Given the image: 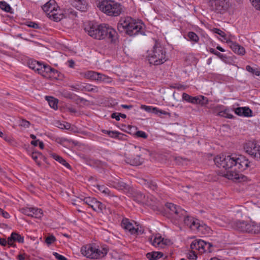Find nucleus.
Instances as JSON below:
<instances>
[{"label":"nucleus","mask_w":260,"mask_h":260,"mask_svg":"<svg viewBox=\"0 0 260 260\" xmlns=\"http://www.w3.org/2000/svg\"><path fill=\"white\" fill-rule=\"evenodd\" d=\"M58 6L55 0H50L42 6V9L46 13L49 12L51 14L54 11H57Z\"/></svg>","instance_id":"obj_20"},{"label":"nucleus","mask_w":260,"mask_h":260,"mask_svg":"<svg viewBox=\"0 0 260 260\" xmlns=\"http://www.w3.org/2000/svg\"><path fill=\"white\" fill-rule=\"evenodd\" d=\"M46 100L48 101V104L49 105L50 107L53 108L54 109H57V99L52 96H46Z\"/></svg>","instance_id":"obj_32"},{"label":"nucleus","mask_w":260,"mask_h":260,"mask_svg":"<svg viewBox=\"0 0 260 260\" xmlns=\"http://www.w3.org/2000/svg\"><path fill=\"white\" fill-rule=\"evenodd\" d=\"M152 113L156 114H162L164 115H169V112H168L166 111L158 110L157 108H155V107L153 108L152 109Z\"/></svg>","instance_id":"obj_51"},{"label":"nucleus","mask_w":260,"mask_h":260,"mask_svg":"<svg viewBox=\"0 0 260 260\" xmlns=\"http://www.w3.org/2000/svg\"><path fill=\"white\" fill-rule=\"evenodd\" d=\"M212 246L211 243L206 242L204 240L201 239H196L193 240L190 244V248L192 250L196 249L200 251L201 253H203L206 251L210 252L211 247ZM193 254L195 257H197L196 252L192 251Z\"/></svg>","instance_id":"obj_10"},{"label":"nucleus","mask_w":260,"mask_h":260,"mask_svg":"<svg viewBox=\"0 0 260 260\" xmlns=\"http://www.w3.org/2000/svg\"><path fill=\"white\" fill-rule=\"evenodd\" d=\"M187 36L190 41L194 43H198L199 41V37L193 31H190L188 33Z\"/></svg>","instance_id":"obj_39"},{"label":"nucleus","mask_w":260,"mask_h":260,"mask_svg":"<svg viewBox=\"0 0 260 260\" xmlns=\"http://www.w3.org/2000/svg\"><path fill=\"white\" fill-rule=\"evenodd\" d=\"M76 7L77 9L81 11H85L87 9V5L83 4L81 0L76 1Z\"/></svg>","instance_id":"obj_40"},{"label":"nucleus","mask_w":260,"mask_h":260,"mask_svg":"<svg viewBox=\"0 0 260 260\" xmlns=\"http://www.w3.org/2000/svg\"><path fill=\"white\" fill-rule=\"evenodd\" d=\"M38 74L44 77L49 78L51 76H55L58 74V71L47 64H42L41 71H40Z\"/></svg>","instance_id":"obj_17"},{"label":"nucleus","mask_w":260,"mask_h":260,"mask_svg":"<svg viewBox=\"0 0 260 260\" xmlns=\"http://www.w3.org/2000/svg\"><path fill=\"white\" fill-rule=\"evenodd\" d=\"M53 255L58 260H68V259L64 256L60 255L57 252H54Z\"/></svg>","instance_id":"obj_56"},{"label":"nucleus","mask_w":260,"mask_h":260,"mask_svg":"<svg viewBox=\"0 0 260 260\" xmlns=\"http://www.w3.org/2000/svg\"><path fill=\"white\" fill-rule=\"evenodd\" d=\"M197 104L202 106H206L208 103V100L206 97L203 95H199L197 96Z\"/></svg>","instance_id":"obj_35"},{"label":"nucleus","mask_w":260,"mask_h":260,"mask_svg":"<svg viewBox=\"0 0 260 260\" xmlns=\"http://www.w3.org/2000/svg\"><path fill=\"white\" fill-rule=\"evenodd\" d=\"M83 91H89V92H98V88L96 86H92L89 84L87 83H83Z\"/></svg>","instance_id":"obj_30"},{"label":"nucleus","mask_w":260,"mask_h":260,"mask_svg":"<svg viewBox=\"0 0 260 260\" xmlns=\"http://www.w3.org/2000/svg\"><path fill=\"white\" fill-rule=\"evenodd\" d=\"M226 43L228 44L231 49L236 54L239 55L245 54V48L236 42L233 41L231 39L226 40Z\"/></svg>","instance_id":"obj_18"},{"label":"nucleus","mask_w":260,"mask_h":260,"mask_svg":"<svg viewBox=\"0 0 260 260\" xmlns=\"http://www.w3.org/2000/svg\"><path fill=\"white\" fill-rule=\"evenodd\" d=\"M33 208H26L21 209L22 212L28 216H31Z\"/></svg>","instance_id":"obj_54"},{"label":"nucleus","mask_w":260,"mask_h":260,"mask_svg":"<svg viewBox=\"0 0 260 260\" xmlns=\"http://www.w3.org/2000/svg\"><path fill=\"white\" fill-rule=\"evenodd\" d=\"M230 110L228 109H223L220 111V112H218L217 113L218 116H222L223 117H225L227 118L231 119L233 117V116L232 114H230Z\"/></svg>","instance_id":"obj_33"},{"label":"nucleus","mask_w":260,"mask_h":260,"mask_svg":"<svg viewBox=\"0 0 260 260\" xmlns=\"http://www.w3.org/2000/svg\"><path fill=\"white\" fill-rule=\"evenodd\" d=\"M0 244L4 246L8 245L10 247V243H9V238H8L7 240L4 238H0Z\"/></svg>","instance_id":"obj_55"},{"label":"nucleus","mask_w":260,"mask_h":260,"mask_svg":"<svg viewBox=\"0 0 260 260\" xmlns=\"http://www.w3.org/2000/svg\"><path fill=\"white\" fill-rule=\"evenodd\" d=\"M167 240H165L160 236L152 237L150 238V241L151 244L155 247H163L167 245Z\"/></svg>","instance_id":"obj_22"},{"label":"nucleus","mask_w":260,"mask_h":260,"mask_svg":"<svg viewBox=\"0 0 260 260\" xmlns=\"http://www.w3.org/2000/svg\"><path fill=\"white\" fill-rule=\"evenodd\" d=\"M134 199L139 203H144L146 201L145 196L141 192H137L135 196H134Z\"/></svg>","instance_id":"obj_31"},{"label":"nucleus","mask_w":260,"mask_h":260,"mask_svg":"<svg viewBox=\"0 0 260 260\" xmlns=\"http://www.w3.org/2000/svg\"><path fill=\"white\" fill-rule=\"evenodd\" d=\"M94 71H88L84 74V77L87 79H91L93 74Z\"/></svg>","instance_id":"obj_57"},{"label":"nucleus","mask_w":260,"mask_h":260,"mask_svg":"<svg viewBox=\"0 0 260 260\" xmlns=\"http://www.w3.org/2000/svg\"><path fill=\"white\" fill-rule=\"evenodd\" d=\"M236 162L234 170L229 171L226 172L225 176L229 179L239 180L242 175L239 172L245 170L249 167L248 159L243 155H237Z\"/></svg>","instance_id":"obj_3"},{"label":"nucleus","mask_w":260,"mask_h":260,"mask_svg":"<svg viewBox=\"0 0 260 260\" xmlns=\"http://www.w3.org/2000/svg\"><path fill=\"white\" fill-rule=\"evenodd\" d=\"M208 6L211 10L220 14L226 12L229 7L225 0H208Z\"/></svg>","instance_id":"obj_9"},{"label":"nucleus","mask_w":260,"mask_h":260,"mask_svg":"<svg viewBox=\"0 0 260 260\" xmlns=\"http://www.w3.org/2000/svg\"><path fill=\"white\" fill-rule=\"evenodd\" d=\"M101 32H102L101 40L105 39L112 43L115 42L117 39V32L108 24L103 23V27Z\"/></svg>","instance_id":"obj_12"},{"label":"nucleus","mask_w":260,"mask_h":260,"mask_svg":"<svg viewBox=\"0 0 260 260\" xmlns=\"http://www.w3.org/2000/svg\"><path fill=\"white\" fill-rule=\"evenodd\" d=\"M103 24H96L90 22L85 27V30L89 36L93 39L101 40V31Z\"/></svg>","instance_id":"obj_11"},{"label":"nucleus","mask_w":260,"mask_h":260,"mask_svg":"<svg viewBox=\"0 0 260 260\" xmlns=\"http://www.w3.org/2000/svg\"><path fill=\"white\" fill-rule=\"evenodd\" d=\"M111 118H115L117 121L120 120L119 113H114L111 114Z\"/></svg>","instance_id":"obj_60"},{"label":"nucleus","mask_w":260,"mask_h":260,"mask_svg":"<svg viewBox=\"0 0 260 260\" xmlns=\"http://www.w3.org/2000/svg\"><path fill=\"white\" fill-rule=\"evenodd\" d=\"M51 156L53 158L65 166L67 168L71 169V167L70 164L68 163L62 157L55 153H52Z\"/></svg>","instance_id":"obj_26"},{"label":"nucleus","mask_w":260,"mask_h":260,"mask_svg":"<svg viewBox=\"0 0 260 260\" xmlns=\"http://www.w3.org/2000/svg\"><path fill=\"white\" fill-rule=\"evenodd\" d=\"M182 219H183L184 224L186 226H188L191 230L196 231L197 230L196 226L199 221L198 219H194L192 217L187 216L186 213V216H181V217L178 218L177 220H180Z\"/></svg>","instance_id":"obj_16"},{"label":"nucleus","mask_w":260,"mask_h":260,"mask_svg":"<svg viewBox=\"0 0 260 260\" xmlns=\"http://www.w3.org/2000/svg\"><path fill=\"white\" fill-rule=\"evenodd\" d=\"M242 107H238L235 109V113L240 116H242Z\"/></svg>","instance_id":"obj_58"},{"label":"nucleus","mask_w":260,"mask_h":260,"mask_svg":"<svg viewBox=\"0 0 260 260\" xmlns=\"http://www.w3.org/2000/svg\"><path fill=\"white\" fill-rule=\"evenodd\" d=\"M165 210L166 212L177 220L181 216H186V211L184 210L171 203H167L165 204Z\"/></svg>","instance_id":"obj_13"},{"label":"nucleus","mask_w":260,"mask_h":260,"mask_svg":"<svg viewBox=\"0 0 260 260\" xmlns=\"http://www.w3.org/2000/svg\"><path fill=\"white\" fill-rule=\"evenodd\" d=\"M144 24L141 21H137L131 17L121 18L117 24V28L120 31L125 30L129 36L139 34L145 35Z\"/></svg>","instance_id":"obj_1"},{"label":"nucleus","mask_w":260,"mask_h":260,"mask_svg":"<svg viewBox=\"0 0 260 260\" xmlns=\"http://www.w3.org/2000/svg\"><path fill=\"white\" fill-rule=\"evenodd\" d=\"M224 108L223 105H218L214 106L212 109L213 110V112L217 115V113L218 112H220L221 110H222Z\"/></svg>","instance_id":"obj_52"},{"label":"nucleus","mask_w":260,"mask_h":260,"mask_svg":"<svg viewBox=\"0 0 260 260\" xmlns=\"http://www.w3.org/2000/svg\"><path fill=\"white\" fill-rule=\"evenodd\" d=\"M196 227V231L204 234L209 233L211 230L208 226L205 223H201L200 221H199Z\"/></svg>","instance_id":"obj_24"},{"label":"nucleus","mask_w":260,"mask_h":260,"mask_svg":"<svg viewBox=\"0 0 260 260\" xmlns=\"http://www.w3.org/2000/svg\"><path fill=\"white\" fill-rule=\"evenodd\" d=\"M113 134H110L109 137L112 138L117 139L118 140H124L126 136L123 134L120 133L117 131H113Z\"/></svg>","instance_id":"obj_37"},{"label":"nucleus","mask_w":260,"mask_h":260,"mask_svg":"<svg viewBox=\"0 0 260 260\" xmlns=\"http://www.w3.org/2000/svg\"><path fill=\"white\" fill-rule=\"evenodd\" d=\"M56 124L57 127L62 129H69L71 127L70 124L68 122L61 123L60 121H57Z\"/></svg>","instance_id":"obj_43"},{"label":"nucleus","mask_w":260,"mask_h":260,"mask_svg":"<svg viewBox=\"0 0 260 260\" xmlns=\"http://www.w3.org/2000/svg\"><path fill=\"white\" fill-rule=\"evenodd\" d=\"M84 202L90 207L94 211L100 212L105 208V206L95 198L86 197L83 200Z\"/></svg>","instance_id":"obj_15"},{"label":"nucleus","mask_w":260,"mask_h":260,"mask_svg":"<svg viewBox=\"0 0 260 260\" xmlns=\"http://www.w3.org/2000/svg\"><path fill=\"white\" fill-rule=\"evenodd\" d=\"M30 124V123L28 121L24 119L20 120L19 122V126L21 127H23L24 128L29 127Z\"/></svg>","instance_id":"obj_46"},{"label":"nucleus","mask_w":260,"mask_h":260,"mask_svg":"<svg viewBox=\"0 0 260 260\" xmlns=\"http://www.w3.org/2000/svg\"><path fill=\"white\" fill-rule=\"evenodd\" d=\"M236 158L237 155L232 154L228 155H221L217 156L215 157L214 160L217 167L224 168L229 171L230 169L233 168H235Z\"/></svg>","instance_id":"obj_7"},{"label":"nucleus","mask_w":260,"mask_h":260,"mask_svg":"<svg viewBox=\"0 0 260 260\" xmlns=\"http://www.w3.org/2000/svg\"><path fill=\"white\" fill-rule=\"evenodd\" d=\"M182 99L184 101H185L187 102L193 104H197V96H192L189 95V94L184 92L182 94Z\"/></svg>","instance_id":"obj_29"},{"label":"nucleus","mask_w":260,"mask_h":260,"mask_svg":"<svg viewBox=\"0 0 260 260\" xmlns=\"http://www.w3.org/2000/svg\"><path fill=\"white\" fill-rule=\"evenodd\" d=\"M121 226L125 230L128 231L131 234H138V228L134 227L133 224L127 218H124L121 221Z\"/></svg>","instance_id":"obj_19"},{"label":"nucleus","mask_w":260,"mask_h":260,"mask_svg":"<svg viewBox=\"0 0 260 260\" xmlns=\"http://www.w3.org/2000/svg\"><path fill=\"white\" fill-rule=\"evenodd\" d=\"M242 116L244 117H251L252 116V111L251 110L247 107H242Z\"/></svg>","instance_id":"obj_44"},{"label":"nucleus","mask_w":260,"mask_h":260,"mask_svg":"<svg viewBox=\"0 0 260 260\" xmlns=\"http://www.w3.org/2000/svg\"><path fill=\"white\" fill-rule=\"evenodd\" d=\"M68 14L69 15V16H76V12L74 11L73 10H68Z\"/></svg>","instance_id":"obj_62"},{"label":"nucleus","mask_w":260,"mask_h":260,"mask_svg":"<svg viewBox=\"0 0 260 260\" xmlns=\"http://www.w3.org/2000/svg\"><path fill=\"white\" fill-rule=\"evenodd\" d=\"M68 66L70 68H74L75 66V62L73 60L71 59L68 61Z\"/></svg>","instance_id":"obj_64"},{"label":"nucleus","mask_w":260,"mask_h":260,"mask_svg":"<svg viewBox=\"0 0 260 260\" xmlns=\"http://www.w3.org/2000/svg\"><path fill=\"white\" fill-rule=\"evenodd\" d=\"M244 149L247 153L257 160L260 159V146L254 142H248L244 145Z\"/></svg>","instance_id":"obj_14"},{"label":"nucleus","mask_w":260,"mask_h":260,"mask_svg":"<svg viewBox=\"0 0 260 260\" xmlns=\"http://www.w3.org/2000/svg\"><path fill=\"white\" fill-rule=\"evenodd\" d=\"M98 81L100 82H103L105 83H109L112 82V79L109 77L106 76L104 74L99 73Z\"/></svg>","instance_id":"obj_36"},{"label":"nucleus","mask_w":260,"mask_h":260,"mask_svg":"<svg viewBox=\"0 0 260 260\" xmlns=\"http://www.w3.org/2000/svg\"><path fill=\"white\" fill-rule=\"evenodd\" d=\"M15 242L23 243L24 242V237L17 233L13 232L9 237V243H10V246L12 247H15Z\"/></svg>","instance_id":"obj_21"},{"label":"nucleus","mask_w":260,"mask_h":260,"mask_svg":"<svg viewBox=\"0 0 260 260\" xmlns=\"http://www.w3.org/2000/svg\"><path fill=\"white\" fill-rule=\"evenodd\" d=\"M107 252L106 248L100 249L91 244L83 246L81 249V252L84 256L92 259L102 258L107 254Z\"/></svg>","instance_id":"obj_6"},{"label":"nucleus","mask_w":260,"mask_h":260,"mask_svg":"<svg viewBox=\"0 0 260 260\" xmlns=\"http://www.w3.org/2000/svg\"><path fill=\"white\" fill-rule=\"evenodd\" d=\"M146 184L147 185L148 187L150 188L151 189L153 190H155L157 189V186L155 182L153 181H147Z\"/></svg>","instance_id":"obj_49"},{"label":"nucleus","mask_w":260,"mask_h":260,"mask_svg":"<svg viewBox=\"0 0 260 260\" xmlns=\"http://www.w3.org/2000/svg\"><path fill=\"white\" fill-rule=\"evenodd\" d=\"M43 215V212L41 209L33 208L31 217L40 218Z\"/></svg>","instance_id":"obj_34"},{"label":"nucleus","mask_w":260,"mask_h":260,"mask_svg":"<svg viewBox=\"0 0 260 260\" xmlns=\"http://www.w3.org/2000/svg\"><path fill=\"white\" fill-rule=\"evenodd\" d=\"M140 147L131 145L129 150L124 154L125 162L132 166L141 165L142 160L140 157Z\"/></svg>","instance_id":"obj_8"},{"label":"nucleus","mask_w":260,"mask_h":260,"mask_svg":"<svg viewBox=\"0 0 260 260\" xmlns=\"http://www.w3.org/2000/svg\"><path fill=\"white\" fill-rule=\"evenodd\" d=\"M232 227L242 233L257 234L260 233V226L254 222L237 220L232 223Z\"/></svg>","instance_id":"obj_4"},{"label":"nucleus","mask_w":260,"mask_h":260,"mask_svg":"<svg viewBox=\"0 0 260 260\" xmlns=\"http://www.w3.org/2000/svg\"><path fill=\"white\" fill-rule=\"evenodd\" d=\"M98 7L104 13L110 16H119L122 11V6L113 1H102Z\"/></svg>","instance_id":"obj_5"},{"label":"nucleus","mask_w":260,"mask_h":260,"mask_svg":"<svg viewBox=\"0 0 260 260\" xmlns=\"http://www.w3.org/2000/svg\"><path fill=\"white\" fill-rule=\"evenodd\" d=\"M148 59L150 64L158 66L167 61L166 52L165 48L157 42H155L152 49L149 53Z\"/></svg>","instance_id":"obj_2"},{"label":"nucleus","mask_w":260,"mask_h":260,"mask_svg":"<svg viewBox=\"0 0 260 260\" xmlns=\"http://www.w3.org/2000/svg\"><path fill=\"white\" fill-rule=\"evenodd\" d=\"M1 214L3 215V216L4 217H5V218H9L10 217V215H9V214L4 211L3 209L2 210V211L1 212Z\"/></svg>","instance_id":"obj_61"},{"label":"nucleus","mask_w":260,"mask_h":260,"mask_svg":"<svg viewBox=\"0 0 260 260\" xmlns=\"http://www.w3.org/2000/svg\"><path fill=\"white\" fill-rule=\"evenodd\" d=\"M96 188L100 191L103 193H104L105 195L110 196V190L108 188L106 187L104 185H101L97 184L96 186Z\"/></svg>","instance_id":"obj_38"},{"label":"nucleus","mask_w":260,"mask_h":260,"mask_svg":"<svg viewBox=\"0 0 260 260\" xmlns=\"http://www.w3.org/2000/svg\"><path fill=\"white\" fill-rule=\"evenodd\" d=\"M142 108L144 109L145 111H146L147 112H152V109L153 108L151 107V106H145V105H142Z\"/></svg>","instance_id":"obj_59"},{"label":"nucleus","mask_w":260,"mask_h":260,"mask_svg":"<svg viewBox=\"0 0 260 260\" xmlns=\"http://www.w3.org/2000/svg\"><path fill=\"white\" fill-rule=\"evenodd\" d=\"M212 30L214 33L219 35L220 37H221L226 41L227 40H229L230 39V38H227L225 32L219 28H214Z\"/></svg>","instance_id":"obj_42"},{"label":"nucleus","mask_w":260,"mask_h":260,"mask_svg":"<svg viewBox=\"0 0 260 260\" xmlns=\"http://www.w3.org/2000/svg\"><path fill=\"white\" fill-rule=\"evenodd\" d=\"M109 184L113 187L118 190H123L126 187V184L119 180L110 181Z\"/></svg>","instance_id":"obj_23"},{"label":"nucleus","mask_w":260,"mask_h":260,"mask_svg":"<svg viewBox=\"0 0 260 260\" xmlns=\"http://www.w3.org/2000/svg\"><path fill=\"white\" fill-rule=\"evenodd\" d=\"M0 8L7 12H11L12 8L9 4L4 1L0 2Z\"/></svg>","instance_id":"obj_41"},{"label":"nucleus","mask_w":260,"mask_h":260,"mask_svg":"<svg viewBox=\"0 0 260 260\" xmlns=\"http://www.w3.org/2000/svg\"><path fill=\"white\" fill-rule=\"evenodd\" d=\"M38 154L36 152H32L31 154L32 158L36 161L37 162Z\"/></svg>","instance_id":"obj_63"},{"label":"nucleus","mask_w":260,"mask_h":260,"mask_svg":"<svg viewBox=\"0 0 260 260\" xmlns=\"http://www.w3.org/2000/svg\"><path fill=\"white\" fill-rule=\"evenodd\" d=\"M164 254L161 252H155L153 251L152 252H149L147 253V258L149 260H157L159 258L162 257Z\"/></svg>","instance_id":"obj_25"},{"label":"nucleus","mask_w":260,"mask_h":260,"mask_svg":"<svg viewBox=\"0 0 260 260\" xmlns=\"http://www.w3.org/2000/svg\"><path fill=\"white\" fill-rule=\"evenodd\" d=\"M135 135L138 137L142 138L144 139H146L148 137V135L145 132L141 131H138L136 132Z\"/></svg>","instance_id":"obj_53"},{"label":"nucleus","mask_w":260,"mask_h":260,"mask_svg":"<svg viewBox=\"0 0 260 260\" xmlns=\"http://www.w3.org/2000/svg\"><path fill=\"white\" fill-rule=\"evenodd\" d=\"M56 240L55 237L53 235H50L46 238L45 242L48 245H50Z\"/></svg>","instance_id":"obj_50"},{"label":"nucleus","mask_w":260,"mask_h":260,"mask_svg":"<svg viewBox=\"0 0 260 260\" xmlns=\"http://www.w3.org/2000/svg\"><path fill=\"white\" fill-rule=\"evenodd\" d=\"M47 15L49 18L56 22L61 20L63 18V14L62 13L59 14L57 11H54L51 14L48 13Z\"/></svg>","instance_id":"obj_28"},{"label":"nucleus","mask_w":260,"mask_h":260,"mask_svg":"<svg viewBox=\"0 0 260 260\" xmlns=\"http://www.w3.org/2000/svg\"><path fill=\"white\" fill-rule=\"evenodd\" d=\"M209 51L210 52H211V53L216 55L217 56H218V57H219L221 59H223V58H225L226 57L224 55L220 53V52L216 51L213 48H210L209 49Z\"/></svg>","instance_id":"obj_48"},{"label":"nucleus","mask_w":260,"mask_h":260,"mask_svg":"<svg viewBox=\"0 0 260 260\" xmlns=\"http://www.w3.org/2000/svg\"><path fill=\"white\" fill-rule=\"evenodd\" d=\"M42 65V63L36 60H32L28 63L29 68L38 72V73L41 71Z\"/></svg>","instance_id":"obj_27"},{"label":"nucleus","mask_w":260,"mask_h":260,"mask_svg":"<svg viewBox=\"0 0 260 260\" xmlns=\"http://www.w3.org/2000/svg\"><path fill=\"white\" fill-rule=\"evenodd\" d=\"M246 70L247 71L250 72L257 76L260 75V71H258L257 69H254L250 66H247L246 67Z\"/></svg>","instance_id":"obj_45"},{"label":"nucleus","mask_w":260,"mask_h":260,"mask_svg":"<svg viewBox=\"0 0 260 260\" xmlns=\"http://www.w3.org/2000/svg\"><path fill=\"white\" fill-rule=\"evenodd\" d=\"M70 87L73 89L77 91H80L83 90V83L76 84L75 85H72Z\"/></svg>","instance_id":"obj_47"}]
</instances>
